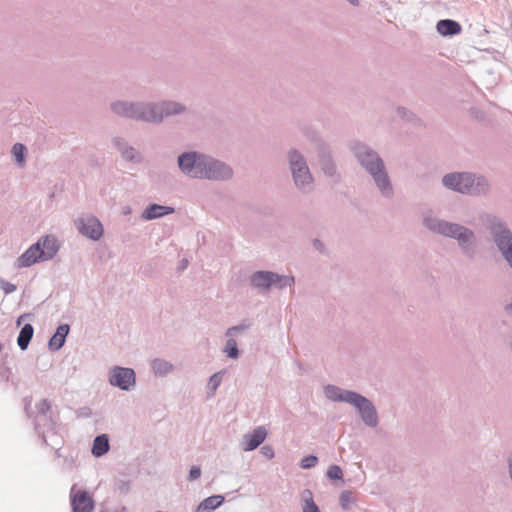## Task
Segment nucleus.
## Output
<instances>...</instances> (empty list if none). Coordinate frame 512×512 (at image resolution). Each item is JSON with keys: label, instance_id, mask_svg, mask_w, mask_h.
<instances>
[{"label": "nucleus", "instance_id": "nucleus-1", "mask_svg": "<svg viewBox=\"0 0 512 512\" xmlns=\"http://www.w3.org/2000/svg\"><path fill=\"white\" fill-rule=\"evenodd\" d=\"M423 226L431 233L457 241L461 254L468 260H474L478 253L476 233L467 226L451 222L436 216L429 210L422 215Z\"/></svg>", "mask_w": 512, "mask_h": 512}, {"label": "nucleus", "instance_id": "nucleus-2", "mask_svg": "<svg viewBox=\"0 0 512 512\" xmlns=\"http://www.w3.org/2000/svg\"><path fill=\"white\" fill-rule=\"evenodd\" d=\"M324 394L327 399L333 402H344L353 406L362 422L370 428H376L379 424L377 410L371 400L365 396L352 391L340 388L336 385H326Z\"/></svg>", "mask_w": 512, "mask_h": 512}, {"label": "nucleus", "instance_id": "nucleus-3", "mask_svg": "<svg viewBox=\"0 0 512 512\" xmlns=\"http://www.w3.org/2000/svg\"><path fill=\"white\" fill-rule=\"evenodd\" d=\"M444 188L468 196L486 195L490 190L489 180L481 174L472 172H450L441 179Z\"/></svg>", "mask_w": 512, "mask_h": 512}, {"label": "nucleus", "instance_id": "nucleus-4", "mask_svg": "<svg viewBox=\"0 0 512 512\" xmlns=\"http://www.w3.org/2000/svg\"><path fill=\"white\" fill-rule=\"evenodd\" d=\"M287 162L295 188L304 195L315 190V180L303 153L291 148L287 152Z\"/></svg>", "mask_w": 512, "mask_h": 512}, {"label": "nucleus", "instance_id": "nucleus-5", "mask_svg": "<svg viewBox=\"0 0 512 512\" xmlns=\"http://www.w3.org/2000/svg\"><path fill=\"white\" fill-rule=\"evenodd\" d=\"M153 102L116 100L111 102L110 110L116 116L153 124Z\"/></svg>", "mask_w": 512, "mask_h": 512}, {"label": "nucleus", "instance_id": "nucleus-6", "mask_svg": "<svg viewBox=\"0 0 512 512\" xmlns=\"http://www.w3.org/2000/svg\"><path fill=\"white\" fill-rule=\"evenodd\" d=\"M481 220L498 252L512 247V231L503 218L494 214H484Z\"/></svg>", "mask_w": 512, "mask_h": 512}, {"label": "nucleus", "instance_id": "nucleus-7", "mask_svg": "<svg viewBox=\"0 0 512 512\" xmlns=\"http://www.w3.org/2000/svg\"><path fill=\"white\" fill-rule=\"evenodd\" d=\"M250 285L259 293L264 294L270 291L271 288L284 289L291 287L295 283V279L290 275H280L272 271L260 270L254 272L250 276Z\"/></svg>", "mask_w": 512, "mask_h": 512}, {"label": "nucleus", "instance_id": "nucleus-8", "mask_svg": "<svg viewBox=\"0 0 512 512\" xmlns=\"http://www.w3.org/2000/svg\"><path fill=\"white\" fill-rule=\"evenodd\" d=\"M205 153L199 151H185L177 157L179 170L192 179H200Z\"/></svg>", "mask_w": 512, "mask_h": 512}, {"label": "nucleus", "instance_id": "nucleus-9", "mask_svg": "<svg viewBox=\"0 0 512 512\" xmlns=\"http://www.w3.org/2000/svg\"><path fill=\"white\" fill-rule=\"evenodd\" d=\"M232 176L233 170L228 164L206 154L200 176L201 180L227 181Z\"/></svg>", "mask_w": 512, "mask_h": 512}, {"label": "nucleus", "instance_id": "nucleus-10", "mask_svg": "<svg viewBox=\"0 0 512 512\" xmlns=\"http://www.w3.org/2000/svg\"><path fill=\"white\" fill-rule=\"evenodd\" d=\"M153 124H160L166 118L187 115L190 113L189 108L175 100H161L153 102Z\"/></svg>", "mask_w": 512, "mask_h": 512}, {"label": "nucleus", "instance_id": "nucleus-11", "mask_svg": "<svg viewBox=\"0 0 512 512\" xmlns=\"http://www.w3.org/2000/svg\"><path fill=\"white\" fill-rule=\"evenodd\" d=\"M352 152L367 173L384 164L379 153L366 143L356 142L352 146Z\"/></svg>", "mask_w": 512, "mask_h": 512}, {"label": "nucleus", "instance_id": "nucleus-12", "mask_svg": "<svg viewBox=\"0 0 512 512\" xmlns=\"http://www.w3.org/2000/svg\"><path fill=\"white\" fill-rule=\"evenodd\" d=\"M50 408L49 402L45 399L36 404L37 416L35 418V430L38 435L42 437V440L46 445L56 449L59 442H48L46 435V432L54 430V422L52 421L51 416L48 415Z\"/></svg>", "mask_w": 512, "mask_h": 512}, {"label": "nucleus", "instance_id": "nucleus-13", "mask_svg": "<svg viewBox=\"0 0 512 512\" xmlns=\"http://www.w3.org/2000/svg\"><path fill=\"white\" fill-rule=\"evenodd\" d=\"M108 383L123 391H131L136 386V373L132 368L113 366L108 372Z\"/></svg>", "mask_w": 512, "mask_h": 512}, {"label": "nucleus", "instance_id": "nucleus-14", "mask_svg": "<svg viewBox=\"0 0 512 512\" xmlns=\"http://www.w3.org/2000/svg\"><path fill=\"white\" fill-rule=\"evenodd\" d=\"M74 225L81 235L92 241H98L103 236V225L93 215L85 214L79 216L74 220Z\"/></svg>", "mask_w": 512, "mask_h": 512}, {"label": "nucleus", "instance_id": "nucleus-15", "mask_svg": "<svg viewBox=\"0 0 512 512\" xmlns=\"http://www.w3.org/2000/svg\"><path fill=\"white\" fill-rule=\"evenodd\" d=\"M372 178L380 195L385 199H391L394 196V187L388 174L385 163L368 172Z\"/></svg>", "mask_w": 512, "mask_h": 512}, {"label": "nucleus", "instance_id": "nucleus-16", "mask_svg": "<svg viewBox=\"0 0 512 512\" xmlns=\"http://www.w3.org/2000/svg\"><path fill=\"white\" fill-rule=\"evenodd\" d=\"M112 146L119 152L121 158L126 162L140 164L143 161L142 154L130 145L124 137H113Z\"/></svg>", "mask_w": 512, "mask_h": 512}, {"label": "nucleus", "instance_id": "nucleus-17", "mask_svg": "<svg viewBox=\"0 0 512 512\" xmlns=\"http://www.w3.org/2000/svg\"><path fill=\"white\" fill-rule=\"evenodd\" d=\"M75 490V485L71 489V508L72 512H93L94 500L86 490Z\"/></svg>", "mask_w": 512, "mask_h": 512}, {"label": "nucleus", "instance_id": "nucleus-18", "mask_svg": "<svg viewBox=\"0 0 512 512\" xmlns=\"http://www.w3.org/2000/svg\"><path fill=\"white\" fill-rule=\"evenodd\" d=\"M44 261L40 253V244H32L20 257L17 258L15 266L18 269L30 267L38 262Z\"/></svg>", "mask_w": 512, "mask_h": 512}, {"label": "nucleus", "instance_id": "nucleus-19", "mask_svg": "<svg viewBox=\"0 0 512 512\" xmlns=\"http://www.w3.org/2000/svg\"><path fill=\"white\" fill-rule=\"evenodd\" d=\"M267 431L263 426L255 428L251 433L243 437V450L253 451L258 448L266 439Z\"/></svg>", "mask_w": 512, "mask_h": 512}, {"label": "nucleus", "instance_id": "nucleus-20", "mask_svg": "<svg viewBox=\"0 0 512 512\" xmlns=\"http://www.w3.org/2000/svg\"><path fill=\"white\" fill-rule=\"evenodd\" d=\"M318 162L325 176L330 178H336L338 176L337 167L330 150L321 148L318 153Z\"/></svg>", "mask_w": 512, "mask_h": 512}, {"label": "nucleus", "instance_id": "nucleus-21", "mask_svg": "<svg viewBox=\"0 0 512 512\" xmlns=\"http://www.w3.org/2000/svg\"><path fill=\"white\" fill-rule=\"evenodd\" d=\"M35 244H40V253L43 254L44 261L51 260L59 250L58 241L53 235H46Z\"/></svg>", "mask_w": 512, "mask_h": 512}, {"label": "nucleus", "instance_id": "nucleus-22", "mask_svg": "<svg viewBox=\"0 0 512 512\" xmlns=\"http://www.w3.org/2000/svg\"><path fill=\"white\" fill-rule=\"evenodd\" d=\"M437 32L444 37H453L462 32L461 24L453 19H441L436 24Z\"/></svg>", "mask_w": 512, "mask_h": 512}, {"label": "nucleus", "instance_id": "nucleus-23", "mask_svg": "<svg viewBox=\"0 0 512 512\" xmlns=\"http://www.w3.org/2000/svg\"><path fill=\"white\" fill-rule=\"evenodd\" d=\"M70 332V326L68 324H61L57 327L56 332L50 338L48 342V348L52 352L60 350L66 341V337Z\"/></svg>", "mask_w": 512, "mask_h": 512}, {"label": "nucleus", "instance_id": "nucleus-24", "mask_svg": "<svg viewBox=\"0 0 512 512\" xmlns=\"http://www.w3.org/2000/svg\"><path fill=\"white\" fill-rule=\"evenodd\" d=\"M173 212H174L173 207L163 206V205H159V204H151L145 209L142 217L146 220H152V219L160 218L165 215L172 214Z\"/></svg>", "mask_w": 512, "mask_h": 512}, {"label": "nucleus", "instance_id": "nucleus-25", "mask_svg": "<svg viewBox=\"0 0 512 512\" xmlns=\"http://www.w3.org/2000/svg\"><path fill=\"white\" fill-rule=\"evenodd\" d=\"M151 369L155 376L164 377L174 370V365L162 358H155L151 362Z\"/></svg>", "mask_w": 512, "mask_h": 512}, {"label": "nucleus", "instance_id": "nucleus-26", "mask_svg": "<svg viewBox=\"0 0 512 512\" xmlns=\"http://www.w3.org/2000/svg\"><path fill=\"white\" fill-rule=\"evenodd\" d=\"M225 498L222 495H212L205 498L196 508V512H211L222 505Z\"/></svg>", "mask_w": 512, "mask_h": 512}, {"label": "nucleus", "instance_id": "nucleus-27", "mask_svg": "<svg viewBox=\"0 0 512 512\" xmlns=\"http://www.w3.org/2000/svg\"><path fill=\"white\" fill-rule=\"evenodd\" d=\"M110 449L109 438L107 434H100L93 440L92 454L95 457L105 455Z\"/></svg>", "mask_w": 512, "mask_h": 512}, {"label": "nucleus", "instance_id": "nucleus-28", "mask_svg": "<svg viewBox=\"0 0 512 512\" xmlns=\"http://www.w3.org/2000/svg\"><path fill=\"white\" fill-rule=\"evenodd\" d=\"M34 328L31 324L26 323L20 330L17 337V344L21 350H26L33 337Z\"/></svg>", "mask_w": 512, "mask_h": 512}, {"label": "nucleus", "instance_id": "nucleus-29", "mask_svg": "<svg viewBox=\"0 0 512 512\" xmlns=\"http://www.w3.org/2000/svg\"><path fill=\"white\" fill-rule=\"evenodd\" d=\"M225 374V370L218 371L214 373L207 383V397L211 398L215 395L218 387L220 386L223 376Z\"/></svg>", "mask_w": 512, "mask_h": 512}, {"label": "nucleus", "instance_id": "nucleus-30", "mask_svg": "<svg viewBox=\"0 0 512 512\" xmlns=\"http://www.w3.org/2000/svg\"><path fill=\"white\" fill-rule=\"evenodd\" d=\"M223 352L231 359H237L239 357L240 352L237 347V342L232 336L228 337Z\"/></svg>", "mask_w": 512, "mask_h": 512}, {"label": "nucleus", "instance_id": "nucleus-31", "mask_svg": "<svg viewBox=\"0 0 512 512\" xmlns=\"http://www.w3.org/2000/svg\"><path fill=\"white\" fill-rule=\"evenodd\" d=\"M26 147L21 143H15L12 147V153L18 165L22 166L25 162Z\"/></svg>", "mask_w": 512, "mask_h": 512}, {"label": "nucleus", "instance_id": "nucleus-32", "mask_svg": "<svg viewBox=\"0 0 512 512\" xmlns=\"http://www.w3.org/2000/svg\"><path fill=\"white\" fill-rule=\"evenodd\" d=\"M396 113L401 119L406 120L408 122H414L416 120V115L406 107H397Z\"/></svg>", "mask_w": 512, "mask_h": 512}, {"label": "nucleus", "instance_id": "nucleus-33", "mask_svg": "<svg viewBox=\"0 0 512 512\" xmlns=\"http://www.w3.org/2000/svg\"><path fill=\"white\" fill-rule=\"evenodd\" d=\"M354 501L352 492L348 490H344L341 492L339 497L340 505L343 509H348L350 507V504Z\"/></svg>", "mask_w": 512, "mask_h": 512}, {"label": "nucleus", "instance_id": "nucleus-34", "mask_svg": "<svg viewBox=\"0 0 512 512\" xmlns=\"http://www.w3.org/2000/svg\"><path fill=\"white\" fill-rule=\"evenodd\" d=\"M326 475L331 480H342V478H343L342 469L338 465H331L328 468Z\"/></svg>", "mask_w": 512, "mask_h": 512}, {"label": "nucleus", "instance_id": "nucleus-35", "mask_svg": "<svg viewBox=\"0 0 512 512\" xmlns=\"http://www.w3.org/2000/svg\"><path fill=\"white\" fill-rule=\"evenodd\" d=\"M318 463V457L315 455H308L301 459L299 466L302 469H310L316 466Z\"/></svg>", "mask_w": 512, "mask_h": 512}, {"label": "nucleus", "instance_id": "nucleus-36", "mask_svg": "<svg viewBox=\"0 0 512 512\" xmlns=\"http://www.w3.org/2000/svg\"><path fill=\"white\" fill-rule=\"evenodd\" d=\"M301 500L303 502L302 507L315 506L316 503L313 499V493L310 489H304L301 494Z\"/></svg>", "mask_w": 512, "mask_h": 512}, {"label": "nucleus", "instance_id": "nucleus-37", "mask_svg": "<svg viewBox=\"0 0 512 512\" xmlns=\"http://www.w3.org/2000/svg\"><path fill=\"white\" fill-rule=\"evenodd\" d=\"M249 328H250V324L241 323L239 325H236V326L228 328L225 334H226L227 337H230V336L233 337L237 333L245 331V330H247Z\"/></svg>", "mask_w": 512, "mask_h": 512}, {"label": "nucleus", "instance_id": "nucleus-38", "mask_svg": "<svg viewBox=\"0 0 512 512\" xmlns=\"http://www.w3.org/2000/svg\"><path fill=\"white\" fill-rule=\"evenodd\" d=\"M116 490L122 494H127L130 491V481L125 479H118L115 483Z\"/></svg>", "mask_w": 512, "mask_h": 512}, {"label": "nucleus", "instance_id": "nucleus-39", "mask_svg": "<svg viewBox=\"0 0 512 512\" xmlns=\"http://www.w3.org/2000/svg\"><path fill=\"white\" fill-rule=\"evenodd\" d=\"M0 288L4 291L5 294H11L17 289L15 284L2 278H0Z\"/></svg>", "mask_w": 512, "mask_h": 512}, {"label": "nucleus", "instance_id": "nucleus-40", "mask_svg": "<svg viewBox=\"0 0 512 512\" xmlns=\"http://www.w3.org/2000/svg\"><path fill=\"white\" fill-rule=\"evenodd\" d=\"M502 258L506 261L509 268L512 270V247L504 249L499 252Z\"/></svg>", "mask_w": 512, "mask_h": 512}, {"label": "nucleus", "instance_id": "nucleus-41", "mask_svg": "<svg viewBox=\"0 0 512 512\" xmlns=\"http://www.w3.org/2000/svg\"><path fill=\"white\" fill-rule=\"evenodd\" d=\"M201 476V468L199 466H192L189 470L188 480L195 481Z\"/></svg>", "mask_w": 512, "mask_h": 512}, {"label": "nucleus", "instance_id": "nucleus-42", "mask_svg": "<svg viewBox=\"0 0 512 512\" xmlns=\"http://www.w3.org/2000/svg\"><path fill=\"white\" fill-rule=\"evenodd\" d=\"M260 452H261V454H262L263 456H265L267 459H272V458L274 457V455H275V454H274V450H273V448H272L271 446H268V445L263 446V447L261 448V451H260Z\"/></svg>", "mask_w": 512, "mask_h": 512}, {"label": "nucleus", "instance_id": "nucleus-43", "mask_svg": "<svg viewBox=\"0 0 512 512\" xmlns=\"http://www.w3.org/2000/svg\"><path fill=\"white\" fill-rule=\"evenodd\" d=\"M313 247L315 250H317L319 252H324V250H325V246H324L323 242L319 239L313 240Z\"/></svg>", "mask_w": 512, "mask_h": 512}, {"label": "nucleus", "instance_id": "nucleus-44", "mask_svg": "<svg viewBox=\"0 0 512 512\" xmlns=\"http://www.w3.org/2000/svg\"><path fill=\"white\" fill-rule=\"evenodd\" d=\"M505 347L510 356H512V335L508 336L505 340Z\"/></svg>", "mask_w": 512, "mask_h": 512}, {"label": "nucleus", "instance_id": "nucleus-45", "mask_svg": "<svg viewBox=\"0 0 512 512\" xmlns=\"http://www.w3.org/2000/svg\"><path fill=\"white\" fill-rule=\"evenodd\" d=\"M26 318H28V319H30V320H31V319L33 318V314H31V313H25V314L21 315V316L17 319V321H16L17 326H20V325H21V323H22V321H23L24 319H26Z\"/></svg>", "mask_w": 512, "mask_h": 512}, {"label": "nucleus", "instance_id": "nucleus-46", "mask_svg": "<svg viewBox=\"0 0 512 512\" xmlns=\"http://www.w3.org/2000/svg\"><path fill=\"white\" fill-rule=\"evenodd\" d=\"M504 312L506 313L507 316L512 318V302L504 305Z\"/></svg>", "mask_w": 512, "mask_h": 512}, {"label": "nucleus", "instance_id": "nucleus-47", "mask_svg": "<svg viewBox=\"0 0 512 512\" xmlns=\"http://www.w3.org/2000/svg\"><path fill=\"white\" fill-rule=\"evenodd\" d=\"M302 509H303V512H320L317 505L310 506V507H302Z\"/></svg>", "mask_w": 512, "mask_h": 512}, {"label": "nucleus", "instance_id": "nucleus-48", "mask_svg": "<svg viewBox=\"0 0 512 512\" xmlns=\"http://www.w3.org/2000/svg\"><path fill=\"white\" fill-rule=\"evenodd\" d=\"M188 266V260L187 259H183L181 262H180V265H179V270L182 271V270H185Z\"/></svg>", "mask_w": 512, "mask_h": 512}, {"label": "nucleus", "instance_id": "nucleus-49", "mask_svg": "<svg viewBox=\"0 0 512 512\" xmlns=\"http://www.w3.org/2000/svg\"><path fill=\"white\" fill-rule=\"evenodd\" d=\"M353 6H359V0H347Z\"/></svg>", "mask_w": 512, "mask_h": 512}, {"label": "nucleus", "instance_id": "nucleus-50", "mask_svg": "<svg viewBox=\"0 0 512 512\" xmlns=\"http://www.w3.org/2000/svg\"><path fill=\"white\" fill-rule=\"evenodd\" d=\"M83 414H84L85 416H88V415H89V413H88V412H86V411H83Z\"/></svg>", "mask_w": 512, "mask_h": 512}]
</instances>
